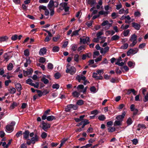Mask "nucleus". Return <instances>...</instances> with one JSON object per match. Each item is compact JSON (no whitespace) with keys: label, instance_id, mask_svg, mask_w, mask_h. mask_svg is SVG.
Here are the masks:
<instances>
[{"label":"nucleus","instance_id":"1","mask_svg":"<svg viewBox=\"0 0 148 148\" xmlns=\"http://www.w3.org/2000/svg\"><path fill=\"white\" fill-rule=\"evenodd\" d=\"M76 72V69L73 66L70 67V65L68 64L66 66V72L67 73H69L71 75L74 74Z\"/></svg>","mask_w":148,"mask_h":148},{"label":"nucleus","instance_id":"2","mask_svg":"<svg viewBox=\"0 0 148 148\" xmlns=\"http://www.w3.org/2000/svg\"><path fill=\"white\" fill-rule=\"evenodd\" d=\"M38 140V137L37 135H35L34 137H32L30 141L29 140V139L27 140V144L28 145H30L31 143L34 144Z\"/></svg>","mask_w":148,"mask_h":148},{"label":"nucleus","instance_id":"3","mask_svg":"<svg viewBox=\"0 0 148 148\" xmlns=\"http://www.w3.org/2000/svg\"><path fill=\"white\" fill-rule=\"evenodd\" d=\"M40 127L45 131H47V130L50 127V125L49 123H45L43 121L41 125H40Z\"/></svg>","mask_w":148,"mask_h":148},{"label":"nucleus","instance_id":"4","mask_svg":"<svg viewBox=\"0 0 148 148\" xmlns=\"http://www.w3.org/2000/svg\"><path fill=\"white\" fill-rule=\"evenodd\" d=\"M15 124L14 121H12L10 125H8L6 126V129L8 131L12 132L14 130V126Z\"/></svg>","mask_w":148,"mask_h":148},{"label":"nucleus","instance_id":"5","mask_svg":"<svg viewBox=\"0 0 148 148\" xmlns=\"http://www.w3.org/2000/svg\"><path fill=\"white\" fill-rule=\"evenodd\" d=\"M138 51L137 48H135L134 49H130L127 52V56L130 55L131 54H134L137 53Z\"/></svg>","mask_w":148,"mask_h":148},{"label":"nucleus","instance_id":"6","mask_svg":"<svg viewBox=\"0 0 148 148\" xmlns=\"http://www.w3.org/2000/svg\"><path fill=\"white\" fill-rule=\"evenodd\" d=\"M80 42L83 44L87 43L88 44V43H89L90 42V39L88 37H86L85 38H80Z\"/></svg>","mask_w":148,"mask_h":148},{"label":"nucleus","instance_id":"7","mask_svg":"<svg viewBox=\"0 0 148 148\" xmlns=\"http://www.w3.org/2000/svg\"><path fill=\"white\" fill-rule=\"evenodd\" d=\"M125 114V112H123L122 115L117 116L116 117V119L121 122L123 121V118L124 117Z\"/></svg>","mask_w":148,"mask_h":148},{"label":"nucleus","instance_id":"8","mask_svg":"<svg viewBox=\"0 0 148 148\" xmlns=\"http://www.w3.org/2000/svg\"><path fill=\"white\" fill-rule=\"evenodd\" d=\"M23 73L24 75L26 76L27 75H31L33 72V70L32 69H30L27 70V71H23Z\"/></svg>","mask_w":148,"mask_h":148},{"label":"nucleus","instance_id":"9","mask_svg":"<svg viewBox=\"0 0 148 148\" xmlns=\"http://www.w3.org/2000/svg\"><path fill=\"white\" fill-rule=\"evenodd\" d=\"M109 47L108 46L105 47L104 48H102L101 49L100 53L101 54H103L104 55L109 51Z\"/></svg>","mask_w":148,"mask_h":148},{"label":"nucleus","instance_id":"10","mask_svg":"<svg viewBox=\"0 0 148 148\" xmlns=\"http://www.w3.org/2000/svg\"><path fill=\"white\" fill-rule=\"evenodd\" d=\"M76 78L79 82H80L81 80H85L86 79V77L82 75H78L77 76Z\"/></svg>","mask_w":148,"mask_h":148},{"label":"nucleus","instance_id":"11","mask_svg":"<svg viewBox=\"0 0 148 148\" xmlns=\"http://www.w3.org/2000/svg\"><path fill=\"white\" fill-rule=\"evenodd\" d=\"M92 77L95 79H102L103 78V77L102 75H98V73H93Z\"/></svg>","mask_w":148,"mask_h":148},{"label":"nucleus","instance_id":"12","mask_svg":"<svg viewBox=\"0 0 148 148\" xmlns=\"http://www.w3.org/2000/svg\"><path fill=\"white\" fill-rule=\"evenodd\" d=\"M103 32H99L97 34V37L101 40H105L106 37L104 36H101L103 34Z\"/></svg>","mask_w":148,"mask_h":148},{"label":"nucleus","instance_id":"13","mask_svg":"<svg viewBox=\"0 0 148 148\" xmlns=\"http://www.w3.org/2000/svg\"><path fill=\"white\" fill-rule=\"evenodd\" d=\"M50 110L48 109L45 112L43 115L42 117V120H45L46 119L47 115L49 114V113L50 112Z\"/></svg>","mask_w":148,"mask_h":148},{"label":"nucleus","instance_id":"14","mask_svg":"<svg viewBox=\"0 0 148 148\" xmlns=\"http://www.w3.org/2000/svg\"><path fill=\"white\" fill-rule=\"evenodd\" d=\"M47 52V49L46 48L43 47L40 49L39 54L40 56H42L46 54Z\"/></svg>","mask_w":148,"mask_h":148},{"label":"nucleus","instance_id":"15","mask_svg":"<svg viewBox=\"0 0 148 148\" xmlns=\"http://www.w3.org/2000/svg\"><path fill=\"white\" fill-rule=\"evenodd\" d=\"M132 26L134 27L136 29L138 30H139L140 27V25L137 23L133 22L132 23Z\"/></svg>","mask_w":148,"mask_h":148},{"label":"nucleus","instance_id":"16","mask_svg":"<svg viewBox=\"0 0 148 148\" xmlns=\"http://www.w3.org/2000/svg\"><path fill=\"white\" fill-rule=\"evenodd\" d=\"M29 132L28 130H25L23 133V138L27 139L29 138Z\"/></svg>","mask_w":148,"mask_h":148},{"label":"nucleus","instance_id":"17","mask_svg":"<svg viewBox=\"0 0 148 148\" xmlns=\"http://www.w3.org/2000/svg\"><path fill=\"white\" fill-rule=\"evenodd\" d=\"M54 5V2L53 0H50L48 5V8L49 10H51V9H53V7Z\"/></svg>","mask_w":148,"mask_h":148},{"label":"nucleus","instance_id":"18","mask_svg":"<svg viewBox=\"0 0 148 148\" xmlns=\"http://www.w3.org/2000/svg\"><path fill=\"white\" fill-rule=\"evenodd\" d=\"M15 88L18 92H20L22 89V88L21 84L19 83H17L15 84Z\"/></svg>","mask_w":148,"mask_h":148},{"label":"nucleus","instance_id":"19","mask_svg":"<svg viewBox=\"0 0 148 148\" xmlns=\"http://www.w3.org/2000/svg\"><path fill=\"white\" fill-rule=\"evenodd\" d=\"M80 29H80L78 30L74 31L71 35V36L73 37V36H78L79 35V32Z\"/></svg>","mask_w":148,"mask_h":148},{"label":"nucleus","instance_id":"20","mask_svg":"<svg viewBox=\"0 0 148 148\" xmlns=\"http://www.w3.org/2000/svg\"><path fill=\"white\" fill-rule=\"evenodd\" d=\"M10 56L9 55V53H5L4 55V58L6 61H7L10 58Z\"/></svg>","mask_w":148,"mask_h":148},{"label":"nucleus","instance_id":"21","mask_svg":"<svg viewBox=\"0 0 148 148\" xmlns=\"http://www.w3.org/2000/svg\"><path fill=\"white\" fill-rule=\"evenodd\" d=\"M46 119H47V120L48 121H52L53 120H55L56 118L53 115H51L47 117Z\"/></svg>","mask_w":148,"mask_h":148},{"label":"nucleus","instance_id":"22","mask_svg":"<svg viewBox=\"0 0 148 148\" xmlns=\"http://www.w3.org/2000/svg\"><path fill=\"white\" fill-rule=\"evenodd\" d=\"M137 36L135 34H134L131 36V37L130 39V40L131 41H137Z\"/></svg>","mask_w":148,"mask_h":148},{"label":"nucleus","instance_id":"23","mask_svg":"<svg viewBox=\"0 0 148 148\" xmlns=\"http://www.w3.org/2000/svg\"><path fill=\"white\" fill-rule=\"evenodd\" d=\"M88 3L91 5V6H93L96 3L95 0H88Z\"/></svg>","mask_w":148,"mask_h":148},{"label":"nucleus","instance_id":"24","mask_svg":"<svg viewBox=\"0 0 148 148\" xmlns=\"http://www.w3.org/2000/svg\"><path fill=\"white\" fill-rule=\"evenodd\" d=\"M8 39V37L6 36H0V42L4 41Z\"/></svg>","mask_w":148,"mask_h":148},{"label":"nucleus","instance_id":"25","mask_svg":"<svg viewBox=\"0 0 148 148\" xmlns=\"http://www.w3.org/2000/svg\"><path fill=\"white\" fill-rule=\"evenodd\" d=\"M41 81L43 82L45 84H47L49 83V80L45 78V75L43 76L41 79Z\"/></svg>","mask_w":148,"mask_h":148},{"label":"nucleus","instance_id":"26","mask_svg":"<svg viewBox=\"0 0 148 148\" xmlns=\"http://www.w3.org/2000/svg\"><path fill=\"white\" fill-rule=\"evenodd\" d=\"M119 38L120 37L119 36L116 35L113 36L112 37L111 40L112 41L116 40H119Z\"/></svg>","mask_w":148,"mask_h":148},{"label":"nucleus","instance_id":"27","mask_svg":"<svg viewBox=\"0 0 148 148\" xmlns=\"http://www.w3.org/2000/svg\"><path fill=\"white\" fill-rule=\"evenodd\" d=\"M109 12L107 11H101L99 12V15H104L105 16H106L108 14Z\"/></svg>","mask_w":148,"mask_h":148},{"label":"nucleus","instance_id":"28","mask_svg":"<svg viewBox=\"0 0 148 148\" xmlns=\"http://www.w3.org/2000/svg\"><path fill=\"white\" fill-rule=\"evenodd\" d=\"M72 94L73 97H78L80 95L79 93L76 91L73 92Z\"/></svg>","mask_w":148,"mask_h":148},{"label":"nucleus","instance_id":"29","mask_svg":"<svg viewBox=\"0 0 148 148\" xmlns=\"http://www.w3.org/2000/svg\"><path fill=\"white\" fill-rule=\"evenodd\" d=\"M9 91L10 93L11 94H14L16 92V89L12 87H10Z\"/></svg>","mask_w":148,"mask_h":148},{"label":"nucleus","instance_id":"30","mask_svg":"<svg viewBox=\"0 0 148 148\" xmlns=\"http://www.w3.org/2000/svg\"><path fill=\"white\" fill-rule=\"evenodd\" d=\"M84 103V101L82 100H79L76 102V104L78 106H81Z\"/></svg>","mask_w":148,"mask_h":148},{"label":"nucleus","instance_id":"31","mask_svg":"<svg viewBox=\"0 0 148 148\" xmlns=\"http://www.w3.org/2000/svg\"><path fill=\"white\" fill-rule=\"evenodd\" d=\"M98 119L100 121H103L106 119V117L103 115H101L99 116Z\"/></svg>","mask_w":148,"mask_h":148},{"label":"nucleus","instance_id":"32","mask_svg":"<svg viewBox=\"0 0 148 148\" xmlns=\"http://www.w3.org/2000/svg\"><path fill=\"white\" fill-rule=\"evenodd\" d=\"M96 72L99 75H101L104 73L103 69L98 70Z\"/></svg>","mask_w":148,"mask_h":148},{"label":"nucleus","instance_id":"33","mask_svg":"<svg viewBox=\"0 0 148 148\" xmlns=\"http://www.w3.org/2000/svg\"><path fill=\"white\" fill-rule=\"evenodd\" d=\"M128 66L130 67H131L132 68H133L134 67V66L135 65V63H133L132 62L129 61L127 63Z\"/></svg>","mask_w":148,"mask_h":148},{"label":"nucleus","instance_id":"34","mask_svg":"<svg viewBox=\"0 0 148 148\" xmlns=\"http://www.w3.org/2000/svg\"><path fill=\"white\" fill-rule=\"evenodd\" d=\"M52 51L54 52H57L59 51V47L58 46H54L53 47Z\"/></svg>","mask_w":148,"mask_h":148},{"label":"nucleus","instance_id":"35","mask_svg":"<svg viewBox=\"0 0 148 148\" xmlns=\"http://www.w3.org/2000/svg\"><path fill=\"white\" fill-rule=\"evenodd\" d=\"M45 61L46 59L45 58L42 57H41L39 60V61L40 62L42 63H45Z\"/></svg>","mask_w":148,"mask_h":148},{"label":"nucleus","instance_id":"36","mask_svg":"<svg viewBox=\"0 0 148 148\" xmlns=\"http://www.w3.org/2000/svg\"><path fill=\"white\" fill-rule=\"evenodd\" d=\"M13 67V65L12 63H10L8 66L7 69L9 71L11 70Z\"/></svg>","mask_w":148,"mask_h":148},{"label":"nucleus","instance_id":"37","mask_svg":"<svg viewBox=\"0 0 148 148\" xmlns=\"http://www.w3.org/2000/svg\"><path fill=\"white\" fill-rule=\"evenodd\" d=\"M24 55L26 56H28L29 55V52L28 49H26L24 51Z\"/></svg>","mask_w":148,"mask_h":148},{"label":"nucleus","instance_id":"38","mask_svg":"<svg viewBox=\"0 0 148 148\" xmlns=\"http://www.w3.org/2000/svg\"><path fill=\"white\" fill-rule=\"evenodd\" d=\"M39 83L38 82H36L35 84L33 83L31 84V86H34L35 88H38L39 87Z\"/></svg>","mask_w":148,"mask_h":148},{"label":"nucleus","instance_id":"39","mask_svg":"<svg viewBox=\"0 0 148 148\" xmlns=\"http://www.w3.org/2000/svg\"><path fill=\"white\" fill-rule=\"evenodd\" d=\"M61 76V75L60 73L59 72H57L54 75V77L56 79H58Z\"/></svg>","mask_w":148,"mask_h":148},{"label":"nucleus","instance_id":"40","mask_svg":"<svg viewBox=\"0 0 148 148\" xmlns=\"http://www.w3.org/2000/svg\"><path fill=\"white\" fill-rule=\"evenodd\" d=\"M90 90L91 92L93 93H95L96 92V88L94 86L91 87L90 88Z\"/></svg>","mask_w":148,"mask_h":148},{"label":"nucleus","instance_id":"41","mask_svg":"<svg viewBox=\"0 0 148 148\" xmlns=\"http://www.w3.org/2000/svg\"><path fill=\"white\" fill-rule=\"evenodd\" d=\"M115 130V128L114 127H110L108 129V131L109 132H112Z\"/></svg>","mask_w":148,"mask_h":148},{"label":"nucleus","instance_id":"42","mask_svg":"<svg viewBox=\"0 0 148 148\" xmlns=\"http://www.w3.org/2000/svg\"><path fill=\"white\" fill-rule=\"evenodd\" d=\"M132 123V119L129 118L127 121V123L128 125H130Z\"/></svg>","mask_w":148,"mask_h":148},{"label":"nucleus","instance_id":"43","mask_svg":"<svg viewBox=\"0 0 148 148\" xmlns=\"http://www.w3.org/2000/svg\"><path fill=\"white\" fill-rule=\"evenodd\" d=\"M17 105V103L15 102H13V103L10 106V108L12 109H14L15 107Z\"/></svg>","mask_w":148,"mask_h":148},{"label":"nucleus","instance_id":"44","mask_svg":"<svg viewBox=\"0 0 148 148\" xmlns=\"http://www.w3.org/2000/svg\"><path fill=\"white\" fill-rule=\"evenodd\" d=\"M79 55L78 54H75L74 56V60L76 62H78L79 61Z\"/></svg>","mask_w":148,"mask_h":148},{"label":"nucleus","instance_id":"45","mask_svg":"<svg viewBox=\"0 0 148 148\" xmlns=\"http://www.w3.org/2000/svg\"><path fill=\"white\" fill-rule=\"evenodd\" d=\"M26 82L27 84H28L31 85V84H32V80L31 79L29 78L26 81Z\"/></svg>","mask_w":148,"mask_h":148},{"label":"nucleus","instance_id":"46","mask_svg":"<svg viewBox=\"0 0 148 148\" xmlns=\"http://www.w3.org/2000/svg\"><path fill=\"white\" fill-rule=\"evenodd\" d=\"M37 92L38 93V95L39 97H41L43 95V92L40 90H36Z\"/></svg>","mask_w":148,"mask_h":148},{"label":"nucleus","instance_id":"47","mask_svg":"<svg viewBox=\"0 0 148 148\" xmlns=\"http://www.w3.org/2000/svg\"><path fill=\"white\" fill-rule=\"evenodd\" d=\"M47 136V134L45 132H42L41 135V137L42 138L44 139Z\"/></svg>","mask_w":148,"mask_h":148},{"label":"nucleus","instance_id":"48","mask_svg":"<svg viewBox=\"0 0 148 148\" xmlns=\"http://www.w3.org/2000/svg\"><path fill=\"white\" fill-rule=\"evenodd\" d=\"M67 3L66 2H64L62 3H61L60 4V6L62 7V8H65L67 6Z\"/></svg>","mask_w":148,"mask_h":148},{"label":"nucleus","instance_id":"49","mask_svg":"<svg viewBox=\"0 0 148 148\" xmlns=\"http://www.w3.org/2000/svg\"><path fill=\"white\" fill-rule=\"evenodd\" d=\"M93 22V21H90L89 22H87L86 23V25H87L88 26L90 27L92 25Z\"/></svg>","mask_w":148,"mask_h":148},{"label":"nucleus","instance_id":"50","mask_svg":"<svg viewBox=\"0 0 148 148\" xmlns=\"http://www.w3.org/2000/svg\"><path fill=\"white\" fill-rule=\"evenodd\" d=\"M130 31L129 29L123 32V35L124 36H127L129 34Z\"/></svg>","mask_w":148,"mask_h":148},{"label":"nucleus","instance_id":"51","mask_svg":"<svg viewBox=\"0 0 148 148\" xmlns=\"http://www.w3.org/2000/svg\"><path fill=\"white\" fill-rule=\"evenodd\" d=\"M48 68L50 70H52L53 68V65L51 63H49L48 65Z\"/></svg>","mask_w":148,"mask_h":148},{"label":"nucleus","instance_id":"52","mask_svg":"<svg viewBox=\"0 0 148 148\" xmlns=\"http://www.w3.org/2000/svg\"><path fill=\"white\" fill-rule=\"evenodd\" d=\"M22 132L21 131H20L19 132H18L16 133L15 136L17 138H18L22 135Z\"/></svg>","mask_w":148,"mask_h":148},{"label":"nucleus","instance_id":"53","mask_svg":"<svg viewBox=\"0 0 148 148\" xmlns=\"http://www.w3.org/2000/svg\"><path fill=\"white\" fill-rule=\"evenodd\" d=\"M59 85L58 84H53L52 86L53 88H56L57 89H58L59 88Z\"/></svg>","mask_w":148,"mask_h":148},{"label":"nucleus","instance_id":"54","mask_svg":"<svg viewBox=\"0 0 148 148\" xmlns=\"http://www.w3.org/2000/svg\"><path fill=\"white\" fill-rule=\"evenodd\" d=\"M144 102H146L148 101V92L145 96L144 99H143Z\"/></svg>","mask_w":148,"mask_h":148},{"label":"nucleus","instance_id":"55","mask_svg":"<svg viewBox=\"0 0 148 148\" xmlns=\"http://www.w3.org/2000/svg\"><path fill=\"white\" fill-rule=\"evenodd\" d=\"M121 121H115L114 123V125H121Z\"/></svg>","mask_w":148,"mask_h":148},{"label":"nucleus","instance_id":"56","mask_svg":"<svg viewBox=\"0 0 148 148\" xmlns=\"http://www.w3.org/2000/svg\"><path fill=\"white\" fill-rule=\"evenodd\" d=\"M102 56L100 55L99 56V57L97 58L95 60V62H97L99 61H101L102 59Z\"/></svg>","mask_w":148,"mask_h":148},{"label":"nucleus","instance_id":"57","mask_svg":"<svg viewBox=\"0 0 148 148\" xmlns=\"http://www.w3.org/2000/svg\"><path fill=\"white\" fill-rule=\"evenodd\" d=\"M128 45L127 43H125L124 44L123 46L121 47V48L124 49H126L128 47Z\"/></svg>","mask_w":148,"mask_h":148},{"label":"nucleus","instance_id":"58","mask_svg":"<svg viewBox=\"0 0 148 148\" xmlns=\"http://www.w3.org/2000/svg\"><path fill=\"white\" fill-rule=\"evenodd\" d=\"M108 24H109V22L108 21H104L102 23L101 25L102 26H105L106 25Z\"/></svg>","mask_w":148,"mask_h":148},{"label":"nucleus","instance_id":"59","mask_svg":"<svg viewBox=\"0 0 148 148\" xmlns=\"http://www.w3.org/2000/svg\"><path fill=\"white\" fill-rule=\"evenodd\" d=\"M18 38V35L16 34H15L12 36L11 37V39L13 40H16Z\"/></svg>","mask_w":148,"mask_h":148},{"label":"nucleus","instance_id":"60","mask_svg":"<svg viewBox=\"0 0 148 148\" xmlns=\"http://www.w3.org/2000/svg\"><path fill=\"white\" fill-rule=\"evenodd\" d=\"M39 8L40 10H45L47 9V8L45 6L42 5L40 6L39 7Z\"/></svg>","mask_w":148,"mask_h":148},{"label":"nucleus","instance_id":"61","mask_svg":"<svg viewBox=\"0 0 148 148\" xmlns=\"http://www.w3.org/2000/svg\"><path fill=\"white\" fill-rule=\"evenodd\" d=\"M37 66H40L43 69V70H44L45 69V66L43 64H37Z\"/></svg>","mask_w":148,"mask_h":148},{"label":"nucleus","instance_id":"62","mask_svg":"<svg viewBox=\"0 0 148 148\" xmlns=\"http://www.w3.org/2000/svg\"><path fill=\"white\" fill-rule=\"evenodd\" d=\"M108 34H109L111 36H112L115 34V32L113 30H108L107 31Z\"/></svg>","mask_w":148,"mask_h":148},{"label":"nucleus","instance_id":"63","mask_svg":"<svg viewBox=\"0 0 148 148\" xmlns=\"http://www.w3.org/2000/svg\"><path fill=\"white\" fill-rule=\"evenodd\" d=\"M145 46V43H143L140 44L139 46L138 47L139 49H143Z\"/></svg>","mask_w":148,"mask_h":148},{"label":"nucleus","instance_id":"64","mask_svg":"<svg viewBox=\"0 0 148 148\" xmlns=\"http://www.w3.org/2000/svg\"><path fill=\"white\" fill-rule=\"evenodd\" d=\"M51 38L50 37L48 36H47L46 37L44 41L45 42H47L50 40H51Z\"/></svg>","mask_w":148,"mask_h":148}]
</instances>
